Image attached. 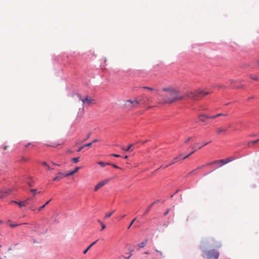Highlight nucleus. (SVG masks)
I'll return each mask as SVG.
<instances>
[{
  "instance_id": "f257e3e1",
  "label": "nucleus",
  "mask_w": 259,
  "mask_h": 259,
  "mask_svg": "<svg viewBox=\"0 0 259 259\" xmlns=\"http://www.w3.org/2000/svg\"><path fill=\"white\" fill-rule=\"evenodd\" d=\"M162 92L165 93L162 100H159L160 103H171L176 101L182 100L184 97H187L193 100H198L200 98L208 95L210 93L204 90H195L187 92L185 96L181 95L180 92L175 88L172 87L164 88L162 89Z\"/></svg>"
},
{
  "instance_id": "f03ea898",
  "label": "nucleus",
  "mask_w": 259,
  "mask_h": 259,
  "mask_svg": "<svg viewBox=\"0 0 259 259\" xmlns=\"http://www.w3.org/2000/svg\"><path fill=\"white\" fill-rule=\"evenodd\" d=\"M203 255L206 257L207 259H218L220 253L215 248L204 250L203 251Z\"/></svg>"
},
{
  "instance_id": "7ed1b4c3",
  "label": "nucleus",
  "mask_w": 259,
  "mask_h": 259,
  "mask_svg": "<svg viewBox=\"0 0 259 259\" xmlns=\"http://www.w3.org/2000/svg\"><path fill=\"white\" fill-rule=\"evenodd\" d=\"M140 103V101L137 99L127 100L124 102L123 107L127 110H131Z\"/></svg>"
},
{
  "instance_id": "20e7f679",
  "label": "nucleus",
  "mask_w": 259,
  "mask_h": 259,
  "mask_svg": "<svg viewBox=\"0 0 259 259\" xmlns=\"http://www.w3.org/2000/svg\"><path fill=\"white\" fill-rule=\"evenodd\" d=\"M78 97L79 100H81L82 102V109H83V105L86 103L88 104H92L95 103V100H92L91 98H89L88 96L85 97L84 99H82L80 95H77Z\"/></svg>"
},
{
  "instance_id": "39448f33",
  "label": "nucleus",
  "mask_w": 259,
  "mask_h": 259,
  "mask_svg": "<svg viewBox=\"0 0 259 259\" xmlns=\"http://www.w3.org/2000/svg\"><path fill=\"white\" fill-rule=\"evenodd\" d=\"M109 179H106L100 182L96 185L94 189L95 191H97L99 189L103 187L104 186L109 183Z\"/></svg>"
},
{
  "instance_id": "423d86ee",
  "label": "nucleus",
  "mask_w": 259,
  "mask_h": 259,
  "mask_svg": "<svg viewBox=\"0 0 259 259\" xmlns=\"http://www.w3.org/2000/svg\"><path fill=\"white\" fill-rule=\"evenodd\" d=\"M11 194V190L9 189H7L4 190L0 191V198H4Z\"/></svg>"
},
{
  "instance_id": "0eeeda50",
  "label": "nucleus",
  "mask_w": 259,
  "mask_h": 259,
  "mask_svg": "<svg viewBox=\"0 0 259 259\" xmlns=\"http://www.w3.org/2000/svg\"><path fill=\"white\" fill-rule=\"evenodd\" d=\"M222 244L220 242L212 241L209 243V247H214L215 248L221 247Z\"/></svg>"
},
{
  "instance_id": "6e6552de",
  "label": "nucleus",
  "mask_w": 259,
  "mask_h": 259,
  "mask_svg": "<svg viewBox=\"0 0 259 259\" xmlns=\"http://www.w3.org/2000/svg\"><path fill=\"white\" fill-rule=\"evenodd\" d=\"M64 177H68V176H66V174H63L62 172H59L57 176L53 179L54 181H59Z\"/></svg>"
},
{
  "instance_id": "1a4fd4ad",
  "label": "nucleus",
  "mask_w": 259,
  "mask_h": 259,
  "mask_svg": "<svg viewBox=\"0 0 259 259\" xmlns=\"http://www.w3.org/2000/svg\"><path fill=\"white\" fill-rule=\"evenodd\" d=\"M213 163H221V165L220 166H222L224 164L228 163V161H226V159H220L218 160H214V162Z\"/></svg>"
},
{
  "instance_id": "9d476101",
  "label": "nucleus",
  "mask_w": 259,
  "mask_h": 259,
  "mask_svg": "<svg viewBox=\"0 0 259 259\" xmlns=\"http://www.w3.org/2000/svg\"><path fill=\"white\" fill-rule=\"evenodd\" d=\"M198 144L197 143H196L195 144H194L193 146L191 147V148L192 149H193V151H192L190 153H189L188 155L185 156V157H184L183 158V159H185V158L188 157L189 156H190L191 155H192V154H193L196 151V149H195V147Z\"/></svg>"
},
{
  "instance_id": "9b49d317",
  "label": "nucleus",
  "mask_w": 259,
  "mask_h": 259,
  "mask_svg": "<svg viewBox=\"0 0 259 259\" xmlns=\"http://www.w3.org/2000/svg\"><path fill=\"white\" fill-rule=\"evenodd\" d=\"M208 118H209V116H208L206 115H204V114L200 115L199 116V120L201 121L202 122H205L206 119H208Z\"/></svg>"
},
{
  "instance_id": "f8f14e48",
  "label": "nucleus",
  "mask_w": 259,
  "mask_h": 259,
  "mask_svg": "<svg viewBox=\"0 0 259 259\" xmlns=\"http://www.w3.org/2000/svg\"><path fill=\"white\" fill-rule=\"evenodd\" d=\"M92 145V143H88V144H85L84 145H83V146L80 147L77 150V152H79L82 149H83V148H85V147H91Z\"/></svg>"
},
{
  "instance_id": "ddd939ff",
  "label": "nucleus",
  "mask_w": 259,
  "mask_h": 259,
  "mask_svg": "<svg viewBox=\"0 0 259 259\" xmlns=\"http://www.w3.org/2000/svg\"><path fill=\"white\" fill-rule=\"evenodd\" d=\"M227 131V128L224 127H220L217 130L218 134H220L222 133H225Z\"/></svg>"
},
{
  "instance_id": "4468645a",
  "label": "nucleus",
  "mask_w": 259,
  "mask_h": 259,
  "mask_svg": "<svg viewBox=\"0 0 259 259\" xmlns=\"http://www.w3.org/2000/svg\"><path fill=\"white\" fill-rule=\"evenodd\" d=\"M80 169V167H75V168L74 169V170L73 171H70V172L68 173V174H66V176H71V175H74L75 173H76V172L78 171V170Z\"/></svg>"
},
{
  "instance_id": "2eb2a0df",
  "label": "nucleus",
  "mask_w": 259,
  "mask_h": 259,
  "mask_svg": "<svg viewBox=\"0 0 259 259\" xmlns=\"http://www.w3.org/2000/svg\"><path fill=\"white\" fill-rule=\"evenodd\" d=\"M133 144H130L128 147H126V148H125L123 146H122L121 147V149L125 151H131V148L132 146H133Z\"/></svg>"
},
{
  "instance_id": "dca6fc26",
  "label": "nucleus",
  "mask_w": 259,
  "mask_h": 259,
  "mask_svg": "<svg viewBox=\"0 0 259 259\" xmlns=\"http://www.w3.org/2000/svg\"><path fill=\"white\" fill-rule=\"evenodd\" d=\"M133 144H130L128 147H126V148H125L123 146H122L121 147V149L125 151H131V148L132 146H133Z\"/></svg>"
},
{
  "instance_id": "f3484780",
  "label": "nucleus",
  "mask_w": 259,
  "mask_h": 259,
  "mask_svg": "<svg viewBox=\"0 0 259 259\" xmlns=\"http://www.w3.org/2000/svg\"><path fill=\"white\" fill-rule=\"evenodd\" d=\"M98 241V240L95 241V242H93L85 250H84L83 252V254L87 253L88 251L94 245H95L96 242Z\"/></svg>"
},
{
  "instance_id": "a211bd4d",
  "label": "nucleus",
  "mask_w": 259,
  "mask_h": 259,
  "mask_svg": "<svg viewBox=\"0 0 259 259\" xmlns=\"http://www.w3.org/2000/svg\"><path fill=\"white\" fill-rule=\"evenodd\" d=\"M181 155H182V154H180L179 156L175 157L174 159V160L168 165H167L166 167H167L169 165H170L171 164H173L175 163L179 160V157H180Z\"/></svg>"
},
{
  "instance_id": "6ab92c4d",
  "label": "nucleus",
  "mask_w": 259,
  "mask_h": 259,
  "mask_svg": "<svg viewBox=\"0 0 259 259\" xmlns=\"http://www.w3.org/2000/svg\"><path fill=\"white\" fill-rule=\"evenodd\" d=\"M8 148V146L6 145H3L0 146V152H1L2 153H4V151L7 150Z\"/></svg>"
},
{
  "instance_id": "aec40b11",
  "label": "nucleus",
  "mask_w": 259,
  "mask_h": 259,
  "mask_svg": "<svg viewBox=\"0 0 259 259\" xmlns=\"http://www.w3.org/2000/svg\"><path fill=\"white\" fill-rule=\"evenodd\" d=\"M147 240H145L142 242H141L140 244H139L138 246H139V247L140 248L144 247V246H146V245L147 244Z\"/></svg>"
},
{
  "instance_id": "412c9836",
  "label": "nucleus",
  "mask_w": 259,
  "mask_h": 259,
  "mask_svg": "<svg viewBox=\"0 0 259 259\" xmlns=\"http://www.w3.org/2000/svg\"><path fill=\"white\" fill-rule=\"evenodd\" d=\"M51 201V200L47 201L44 205H43L42 206H40L38 209V211H41L43 208H44L45 207V206L48 205L49 202Z\"/></svg>"
},
{
  "instance_id": "4be33fe9",
  "label": "nucleus",
  "mask_w": 259,
  "mask_h": 259,
  "mask_svg": "<svg viewBox=\"0 0 259 259\" xmlns=\"http://www.w3.org/2000/svg\"><path fill=\"white\" fill-rule=\"evenodd\" d=\"M98 164L101 165L102 167H104L106 165H109L110 164V163H105L104 162H102V161H100L98 162Z\"/></svg>"
},
{
  "instance_id": "5701e85b",
  "label": "nucleus",
  "mask_w": 259,
  "mask_h": 259,
  "mask_svg": "<svg viewBox=\"0 0 259 259\" xmlns=\"http://www.w3.org/2000/svg\"><path fill=\"white\" fill-rule=\"evenodd\" d=\"M204 166V165H202V166H200L198 167L196 169H194V170H193L191 171L190 172H189V173L188 174V176H191V175H192V174L194 171H196V170H198V169H199L201 168H202V167H203Z\"/></svg>"
},
{
  "instance_id": "b1692460",
  "label": "nucleus",
  "mask_w": 259,
  "mask_h": 259,
  "mask_svg": "<svg viewBox=\"0 0 259 259\" xmlns=\"http://www.w3.org/2000/svg\"><path fill=\"white\" fill-rule=\"evenodd\" d=\"M23 224H9V225L10 226V227H11L12 228H14V227H16L19 226L23 225Z\"/></svg>"
},
{
  "instance_id": "393cba45",
  "label": "nucleus",
  "mask_w": 259,
  "mask_h": 259,
  "mask_svg": "<svg viewBox=\"0 0 259 259\" xmlns=\"http://www.w3.org/2000/svg\"><path fill=\"white\" fill-rule=\"evenodd\" d=\"M114 212V210H113L112 211H111V212H109V213H107L106 214L105 216V219H107V218H109V217H111V215H112V214Z\"/></svg>"
},
{
  "instance_id": "a878e982",
  "label": "nucleus",
  "mask_w": 259,
  "mask_h": 259,
  "mask_svg": "<svg viewBox=\"0 0 259 259\" xmlns=\"http://www.w3.org/2000/svg\"><path fill=\"white\" fill-rule=\"evenodd\" d=\"M72 161L74 163H77L79 161V157H74L72 159Z\"/></svg>"
},
{
  "instance_id": "bb28decb",
  "label": "nucleus",
  "mask_w": 259,
  "mask_h": 259,
  "mask_svg": "<svg viewBox=\"0 0 259 259\" xmlns=\"http://www.w3.org/2000/svg\"><path fill=\"white\" fill-rule=\"evenodd\" d=\"M142 88L147 89L150 91H154L155 90V89H154V88H150V87H142Z\"/></svg>"
},
{
  "instance_id": "cd10ccee",
  "label": "nucleus",
  "mask_w": 259,
  "mask_h": 259,
  "mask_svg": "<svg viewBox=\"0 0 259 259\" xmlns=\"http://www.w3.org/2000/svg\"><path fill=\"white\" fill-rule=\"evenodd\" d=\"M32 199V198H29L27 199H26V200L23 201V202L24 203V206H25L26 204H27L28 203V201L29 200H31Z\"/></svg>"
},
{
  "instance_id": "c85d7f7f",
  "label": "nucleus",
  "mask_w": 259,
  "mask_h": 259,
  "mask_svg": "<svg viewBox=\"0 0 259 259\" xmlns=\"http://www.w3.org/2000/svg\"><path fill=\"white\" fill-rule=\"evenodd\" d=\"M98 222H99L100 223V224L101 225V226H102V230H103L105 228L106 226L105 225L101 222L100 221V220H98Z\"/></svg>"
},
{
  "instance_id": "c756f323",
  "label": "nucleus",
  "mask_w": 259,
  "mask_h": 259,
  "mask_svg": "<svg viewBox=\"0 0 259 259\" xmlns=\"http://www.w3.org/2000/svg\"><path fill=\"white\" fill-rule=\"evenodd\" d=\"M192 139V137H188L186 140L184 142V143L187 144H188L189 141Z\"/></svg>"
},
{
  "instance_id": "7c9ffc66",
  "label": "nucleus",
  "mask_w": 259,
  "mask_h": 259,
  "mask_svg": "<svg viewBox=\"0 0 259 259\" xmlns=\"http://www.w3.org/2000/svg\"><path fill=\"white\" fill-rule=\"evenodd\" d=\"M18 204L19 205V206L20 207L24 206V203L23 201L18 202Z\"/></svg>"
},
{
  "instance_id": "2f4dec72",
  "label": "nucleus",
  "mask_w": 259,
  "mask_h": 259,
  "mask_svg": "<svg viewBox=\"0 0 259 259\" xmlns=\"http://www.w3.org/2000/svg\"><path fill=\"white\" fill-rule=\"evenodd\" d=\"M160 202V200L158 199V200H156L155 201H154V202H153L151 204V206H152L154 204H156V203H159Z\"/></svg>"
},
{
  "instance_id": "473e14b6",
  "label": "nucleus",
  "mask_w": 259,
  "mask_h": 259,
  "mask_svg": "<svg viewBox=\"0 0 259 259\" xmlns=\"http://www.w3.org/2000/svg\"><path fill=\"white\" fill-rule=\"evenodd\" d=\"M27 160H28V159L27 158L22 157L20 160V161H21V162L27 161Z\"/></svg>"
},
{
  "instance_id": "72a5a7b5",
  "label": "nucleus",
  "mask_w": 259,
  "mask_h": 259,
  "mask_svg": "<svg viewBox=\"0 0 259 259\" xmlns=\"http://www.w3.org/2000/svg\"><path fill=\"white\" fill-rule=\"evenodd\" d=\"M214 162V161L211 162L210 163H208L206 165H213V164H221V163H213Z\"/></svg>"
},
{
  "instance_id": "f704fd0d",
  "label": "nucleus",
  "mask_w": 259,
  "mask_h": 259,
  "mask_svg": "<svg viewBox=\"0 0 259 259\" xmlns=\"http://www.w3.org/2000/svg\"><path fill=\"white\" fill-rule=\"evenodd\" d=\"M151 207H152V206H151V205H150V206H149V207L146 209V211H145V214L147 213L150 211V209H151Z\"/></svg>"
},
{
  "instance_id": "c9c22d12",
  "label": "nucleus",
  "mask_w": 259,
  "mask_h": 259,
  "mask_svg": "<svg viewBox=\"0 0 259 259\" xmlns=\"http://www.w3.org/2000/svg\"><path fill=\"white\" fill-rule=\"evenodd\" d=\"M110 165H112L113 167H114L115 168H117V169L120 168V167L119 166H118L117 165H116L114 164H110Z\"/></svg>"
},
{
  "instance_id": "e433bc0d",
  "label": "nucleus",
  "mask_w": 259,
  "mask_h": 259,
  "mask_svg": "<svg viewBox=\"0 0 259 259\" xmlns=\"http://www.w3.org/2000/svg\"><path fill=\"white\" fill-rule=\"evenodd\" d=\"M136 220V219H134L132 221V222L131 223V224H130V225L128 226L127 229H130V227H131V226L133 225V224L134 223V222Z\"/></svg>"
},
{
  "instance_id": "4c0bfd02",
  "label": "nucleus",
  "mask_w": 259,
  "mask_h": 259,
  "mask_svg": "<svg viewBox=\"0 0 259 259\" xmlns=\"http://www.w3.org/2000/svg\"><path fill=\"white\" fill-rule=\"evenodd\" d=\"M226 159V161H228V163H229L233 160V158H232L231 157L227 158Z\"/></svg>"
},
{
  "instance_id": "58836bf2",
  "label": "nucleus",
  "mask_w": 259,
  "mask_h": 259,
  "mask_svg": "<svg viewBox=\"0 0 259 259\" xmlns=\"http://www.w3.org/2000/svg\"><path fill=\"white\" fill-rule=\"evenodd\" d=\"M111 156H114L115 157H120V155H119L118 154H112L111 155Z\"/></svg>"
},
{
  "instance_id": "ea45409f",
  "label": "nucleus",
  "mask_w": 259,
  "mask_h": 259,
  "mask_svg": "<svg viewBox=\"0 0 259 259\" xmlns=\"http://www.w3.org/2000/svg\"><path fill=\"white\" fill-rule=\"evenodd\" d=\"M227 115H228L227 114H223L222 113H219V114H217V115H215V116H217V117H219L220 116H223V115L227 116Z\"/></svg>"
},
{
  "instance_id": "a19ab883",
  "label": "nucleus",
  "mask_w": 259,
  "mask_h": 259,
  "mask_svg": "<svg viewBox=\"0 0 259 259\" xmlns=\"http://www.w3.org/2000/svg\"><path fill=\"white\" fill-rule=\"evenodd\" d=\"M250 77L251 79H253V80H257V79H258V77L257 76H255L254 77H252V76L250 75Z\"/></svg>"
},
{
  "instance_id": "79ce46f5",
  "label": "nucleus",
  "mask_w": 259,
  "mask_h": 259,
  "mask_svg": "<svg viewBox=\"0 0 259 259\" xmlns=\"http://www.w3.org/2000/svg\"><path fill=\"white\" fill-rule=\"evenodd\" d=\"M27 184L29 186H30L31 187L33 186V182H28Z\"/></svg>"
},
{
  "instance_id": "37998d69",
  "label": "nucleus",
  "mask_w": 259,
  "mask_h": 259,
  "mask_svg": "<svg viewBox=\"0 0 259 259\" xmlns=\"http://www.w3.org/2000/svg\"><path fill=\"white\" fill-rule=\"evenodd\" d=\"M91 135V133H89V134L88 135V136H87V138H86L83 140V141H86L87 139H88L90 138V137Z\"/></svg>"
},
{
  "instance_id": "c03bdc74",
  "label": "nucleus",
  "mask_w": 259,
  "mask_h": 259,
  "mask_svg": "<svg viewBox=\"0 0 259 259\" xmlns=\"http://www.w3.org/2000/svg\"><path fill=\"white\" fill-rule=\"evenodd\" d=\"M155 251L159 253L160 255H161V256L162 255V252L161 251H159V250H158L157 249H155Z\"/></svg>"
},
{
  "instance_id": "a18cd8bd",
  "label": "nucleus",
  "mask_w": 259,
  "mask_h": 259,
  "mask_svg": "<svg viewBox=\"0 0 259 259\" xmlns=\"http://www.w3.org/2000/svg\"><path fill=\"white\" fill-rule=\"evenodd\" d=\"M170 208L167 209V211L164 213V215H166L169 212Z\"/></svg>"
},
{
  "instance_id": "49530a36",
  "label": "nucleus",
  "mask_w": 259,
  "mask_h": 259,
  "mask_svg": "<svg viewBox=\"0 0 259 259\" xmlns=\"http://www.w3.org/2000/svg\"><path fill=\"white\" fill-rule=\"evenodd\" d=\"M30 191L31 192L34 193V195H35V192L36 191V189H31Z\"/></svg>"
},
{
  "instance_id": "de8ad7c7",
  "label": "nucleus",
  "mask_w": 259,
  "mask_h": 259,
  "mask_svg": "<svg viewBox=\"0 0 259 259\" xmlns=\"http://www.w3.org/2000/svg\"><path fill=\"white\" fill-rule=\"evenodd\" d=\"M216 117H217V116H215V115H213V116H209V118H210V119H214Z\"/></svg>"
},
{
  "instance_id": "09e8293b",
  "label": "nucleus",
  "mask_w": 259,
  "mask_h": 259,
  "mask_svg": "<svg viewBox=\"0 0 259 259\" xmlns=\"http://www.w3.org/2000/svg\"><path fill=\"white\" fill-rule=\"evenodd\" d=\"M229 81L230 84H233L236 82V81L234 80H230Z\"/></svg>"
},
{
  "instance_id": "8fccbe9b",
  "label": "nucleus",
  "mask_w": 259,
  "mask_h": 259,
  "mask_svg": "<svg viewBox=\"0 0 259 259\" xmlns=\"http://www.w3.org/2000/svg\"><path fill=\"white\" fill-rule=\"evenodd\" d=\"M258 141H259V139L257 140L253 141L250 143L254 144V143H256V142H257Z\"/></svg>"
},
{
  "instance_id": "3c124183",
  "label": "nucleus",
  "mask_w": 259,
  "mask_h": 259,
  "mask_svg": "<svg viewBox=\"0 0 259 259\" xmlns=\"http://www.w3.org/2000/svg\"><path fill=\"white\" fill-rule=\"evenodd\" d=\"M42 165H43L46 166H47H47L48 165V164H47V162H43L42 163Z\"/></svg>"
},
{
  "instance_id": "603ef678",
  "label": "nucleus",
  "mask_w": 259,
  "mask_h": 259,
  "mask_svg": "<svg viewBox=\"0 0 259 259\" xmlns=\"http://www.w3.org/2000/svg\"><path fill=\"white\" fill-rule=\"evenodd\" d=\"M98 139H94V140L92 141V144H93V143H95V142H98Z\"/></svg>"
},
{
  "instance_id": "864d4df0",
  "label": "nucleus",
  "mask_w": 259,
  "mask_h": 259,
  "mask_svg": "<svg viewBox=\"0 0 259 259\" xmlns=\"http://www.w3.org/2000/svg\"><path fill=\"white\" fill-rule=\"evenodd\" d=\"M11 203H14L18 204V202L15 201H12L11 202Z\"/></svg>"
},
{
  "instance_id": "5fc2aeb1",
  "label": "nucleus",
  "mask_w": 259,
  "mask_h": 259,
  "mask_svg": "<svg viewBox=\"0 0 259 259\" xmlns=\"http://www.w3.org/2000/svg\"><path fill=\"white\" fill-rule=\"evenodd\" d=\"M47 168L49 170H50V169H52V168H51L49 165L47 166Z\"/></svg>"
},
{
  "instance_id": "6e6d98bb",
  "label": "nucleus",
  "mask_w": 259,
  "mask_h": 259,
  "mask_svg": "<svg viewBox=\"0 0 259 259\" xmlns=\"http://www.w3.org/2000/svg\"><path fill=\"white\" fill-rule=\"evenodd\" d=\"M210 142H208V143H206L204 144L203 145V146H205V145H207V144H208V143H209Z\"/></svg>"
},
{
  "instance_id": "4d7b16f0",
  "label": "nucleus",
  "mask_w": 259,
  "mask_h": 259,
  "mask_svg": "<svg viewBox=\"0 0 259 259\" xmlns=\"http://www.w3.org/2000/svg\"><path fill=\"white\" fill-rule=\"evenodd\" d=\"M128 158V156L126 155L124 157V158L127 159Z\"/></svg>"
},
{
  "instance_id": "13d9d810",
  "label": "nucleus",
  "mask_w": 259,
  "mask_h": 259,
  "mask_svg": "<svg viewBox=\"0 0 259 259\" xmlns=\"http://www.w3.org/2000/svg\"><path fill=\"white\" fill-rule=\"evenodd\" d=\"M131 255H129L127 257H126L125 259H129V258L131 257Z\"/></svg>"
},
{
  "instance_id": "bf43d9fd",
  "label": "nucleus",
  "mask_w": 259,
  "mask_h": 259,
  "mask_svg": "<svg viewBox=\"0 0 259 259\" xmlns=\"http://www.w3.org/2000/svg\"><path fill=\"white\" fill-rule=\"evenodd\" d=\"M29 145H30V143H29V144H28L27 145H26L25 146V147H28Z\"/></svg>"
},
{
  "instance_id": "052dcab7",
  "label": "nucleus",
  "mask_w": 259,
  "mask_h": 259,
  "mask_svg": "<svg viewBox=\"0 0 259 259\" xmlns=\"http://www.w3.org/2000/svg\"><path fill=\"white\" fill-rule=\"evenodd\" d=\"M203 146H203L200 145V147H199L198 149H201Z\"/></svg>"
},
{
  "instance_id": "680f3d73",
  "label": "nucleus",
  "mask_w": 259,
  "mask_h": 259,
  "mask_svg": "<svg viewBox=\"0 0 259 259\" xmlns=\"http://www.w3.org/2000/svg\"><path fill=\"white\" fill-rule=\"evenodd\" d=\"M125 216V215H122V216H121V219H122V218H123Z\"/></svg>"
},
{
  "instance_id": "e2e57ef3",
  "label": "nucleus",
  "mask_w": 259,
  "mask_h": 259,
  "mask_svg": "<svg viewBox=\"0 0 259 259\" xmlns=\"http://www.w3.org/2000/svg\"><path fill=\"white\" fill-rule=\"evenodd\" d=\"M3 221H2V220H0V224H3Z\"/></svg>"
},
{
  "instance_id": "0e129e2a",
  "label": "nucleus",
  "mask_w": 259,
  "mask_h": 259,
  "mask_svg": "<svg viewBox=\"0 0 259 259\" xmlns=\"http://www.w3.org/2000/svg\"><path fill=\"white\" fill-rule=\"evenodd\" d=\"M234 88H236V89H239V87H234Z\"/></svg>"
},
{
  "instance_id": "69168bd1",
  "label": "nucleus",
  "mask_w": 259,
  "mask_h": 259,
  "mask_svg": "<svg viewBox=\"0 0 259 259\" xmlns=\"http://www.w3.org/2000/svg\"><path fill=\"white\" fill-rule=\"evenodd\" d=\"M68 152H72V151H71V150H69L68 151Z\"/></svg>"
},
{
  "instance_id": "338daca9",
  "label": "nucleus",
  "mask_w": 259,
  "mask_h": 259,
  "mask_svg": "<svg viewBox=\"0 0 259 259\" xmlns=\"http://www.w3.org/2000/svg\"><path fill=\"white\" fill-rule=\"evenodd\" d=\"M145 254H149V252H145Z\"/></svg>"
},
{
  "instance_id": "774afa93",
  "label": "nucleus",
  "mask_w": 259,
  "mask_h": 259,
  "mask_svg": "<svg viewBox=\"0 0 259 259\" xmlns=\"http://www.w3.org/2000/svg\"><path fill=\"white\" fill-rule=\"evenodd\" d=\"M257 64L259 65V61H257Z\"/></svg>"
}]
</instances>
